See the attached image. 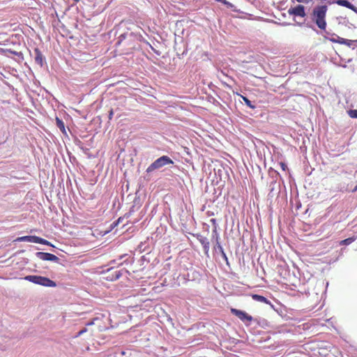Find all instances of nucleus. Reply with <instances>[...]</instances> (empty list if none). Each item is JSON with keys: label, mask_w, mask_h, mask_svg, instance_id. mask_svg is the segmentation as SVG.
Instances as JSON below:
<instances>
[{"label": "nucleus", "mask_w": 357, "mask_h": 357, "mask_svg": "<svg viewBox=\"0 0 357 357\" xmlns=\"http://www.w3.org/2000/svg\"><path fill=\"white\" fill-rule=\"evenodd\" d=\"M328 10L327 5H317L313 8L309 15L312 22L317 26L321 30H326L327 26L326 14Z\"/></svg>", "instance_id": "nucleus-1"}, {"label": "nucleus", "mask_w": 357, "mask_h": 357, "mask_svg": "<svg viewBox=\"0 0 357 357\" xmlns=\"http://www.w3.org/2000/svg\"><path fill=\"white\" fill-rule=\"evenodd\" d=\"M24 280L44 287H55L56 286L54 281L40 275H27L24 278Z\"/></svg>", "instance_id": "nucleus-2"}, {"label": "nucleus", "mask_w": 357, "mask_h": 357, "mask_svg": "<svg viewBox=\"0 0 357 357\" xmlns=\"http://www.w3.org/2000/svg\"><path fill=\"white\" fill-rule=\"evenodd\" d=\"M174 164V161L167 155H162L155 160L152 164H151L146 169V172L149 173L155 169H160L167 165Z\"/></svg>", "instance_id": "nucleus-3"}, {"label": "nucleus", "mask_w": 357, "mask_h": 357, "mask_svg": "<svg viewBox=\"0 0 357 357\" xmlns=\"http://www.w3.org/2000/svg\"><path fill=\"white\" fill-rule=\"evenodd\" d=\"M133 36L131 33H123L121 34L116 42L117 46L123 45V47H128L126 50H130L134 48L133 44L131 43Z\"/></svg>", "instance_id": "nucleus-4"}, {"label": "nucleus", "mask_w": 357, "mask_h": 357, "mask_svg": "<svg viewBox=\"0 0 357 357\" xmlns=\"http://www.w3.org/2000/svg\"><path fill=\"white\" fill-rule=\"evenodd\" d=\"M15 241H18V242L27 241V242H31V243L46 245H51V243L48 241H47L44 238H42L40 237L36 236H24L18 237L15 240Z\"/></svg>", "instance_id": "nucleus-5"}, {"label": "nucleus", "mask_w": 357, "mask_h": 357, "mask_svg": "<svg viewBox=\"0 0 357 357\" xmlns=\"http://www.w3.org/2000/svg\"><path fill=\"white\" fill-rule=\"evenodd\" d=\"M230 311L232 314L237 317L240 320L245 324H250L253 320L252 317L245 311H242L236 308H231Z\"/></svg>", "instance_id": "nucleus-6"}, {"label": "nucleus", "mask_w": 357, "mask_h": 357, "mask_svg": "<svg viewBox=\"0 0 357 357\" xmlns=\"http://www.w3.org/2000/svg\"><path fill=\"white\" fill-rule=\"evenodd\" d=\"M288 13L290 15H294L296 17H305L306 16L305 7L301 4H298L295 7L290 8L288 10Z\"/></svg>", "instance_id": "nucleus-7"}, {"label": "nucleus", "mask_w": 357, "mask_h": 357, "mask_svg": "<svg viewBox=\"0 0 357 357\" xmlns=\"http://www.w3.org/2000/svg\"><path fill=\"white\" fill-rule=\"evenodd\" d=\"M36 255L38 258L43 261H58L59 259L56 255L48 252H38Z\"/></svg>", "instance_id": "nucleus-8"}, {"label": "nucleus", "mask_w": 357, "mask_h": 357, "mask_svg": "<svg viewBox=\"0 0 357 357\" xmlns=\"http://www.w3.org/2000/svg\"><path fill=\"white\" fill-rule=\"evenodd\" d=\"M328 40L333 43H340V44H344L348 46L351 45L355 42H357V40H350L347 39L342 38L337 35L333 34L331 38H328Z\"/></svg>", "instance_id": "nucleus-9"}, {"label": "nucleus", "mask_w": 357, "mask_h": 357, "mask_svg": "<svg viewBox=\"0 0 357 357\" xmlns=\"http://www.w3.org/2000/svg\"><path fill=\"white\" fill-rule=\"evenodd\" d=\"M35 57L34 60L36 63L42 67L43 66V56L42 52L38 48L34 49Z\"/></svg>", "instance_id": "nucleus-10"}, {"label": "nucleus", "mask_w": 357, "mask_h": 357, "mask_svg": "<svg viewBox=\"0 0 357 357\" xmlns=\"http://www.w3.org/2000/svg\"><path fill=\"white\" fill-rule=\"evenodd\" d=\"M335 3L341 6L346 7L355 13H357V8L355 7L353 4H351L349 1L347 0H337Z\"/></svg>", "instance_id": "nucleus-11"}, {"label": "nucleus", "mask_w": 357, "mask_h": 357, "mask_svg": "<svg viewBox=\"0 0 357 357\" xmlns=\"http://www.w3.org/2000/svg\"><path fill=\"white\" fill-rule=\"evenodd\" d=\"M198 240L201 243V244L202 245L205 254L207 255L208 252V250H209V242H208V241L207 240L206 238L202 237V236H199L198 238Z\"/></svg>", "instance_id": "nucleus-12"}, {"label": "nucleus", "mask_w": 357, "mask_h": 357, "mask_svg": "<svg viewBox=\"0 0 357 357\" xmlns=\"http://www.w3.org/2000/svg\"><path fill=\"white\" fill-rule=\"evenodd\" d=\"M213 232L216 235V248L219 250V251L221 252L222 254V256L226 259L227 260V255L225 254V252H224V250H223V248L222 247V245H220V242H219V236H218V234H217V231H216V229H214Z\"/></svg>", "instance_id": "nucleus-13"}, {"label": "nucleus", "mask_w": 357, "mask_h": 357, "mask_svg": "<svg viewBox=\"0 0 357 357\" xmlns=\"http://www.w3.org/2000/svg\"><path fill=\"white\" fill-rule=\"evenodd\" d=\"M252 298L253 300H255L256 301L268 304V305L271 304V302L266 297H264L263 296L258 295V294H252Z\"/></svg>", "instance_id": "nucleus-14"}, {"label": "nucleus", "mask_w": 357, "mask_h": 357, "mask_svg": "<svg viewBox=\"0 0 357 357\" xmlns=\"http://www.w3.org/2000/svg\"><path fill=\"white\" fill-rule=\"evenodd\" d=\"M56 123L57 127L60 129V130L63 133H66L65 126H64V123L63 122V121L59 118H56Z\"/></svg>", "instance_id": "nucleus-15"}, {"label": "nucleus", "mask_w": 357, "mask_h": 357, "mask_svg": "<svg viewBox=\"0 0 357 357\" xmlns=\"http://www.w3.org/2000/svg\"><path fill=\"white\" fill-rule=\"evenodd\" d=\"M355 239L356 238L354 237H350V238H346L344 240L341 241L340 242V245H349L352 242H354L355 241Z\"/></svg>", "instance_id": "nucleus-16"}, {"label": "nucleus", "mask_w": 357, "mask_h": 357, "mask_svg": "<svg viewBox=\"0 0 357 357\" xmlns=\"http://www.w3.org/2000/svg\"><path fill=\"white\" fill-rule=\"evenodd\" d=\"M241 97L242 98V99L243 100L244 102L245 103V105L248 107H250L251 109H255V106L252 104L251 101L248 98H246L245 96H241Z\"/></svg>", "instance_id": "nucleus-17"}, {"label": "nucleus", "mask_w": 357, "mask_h": 357, "mask_svg": "<svg viewBox=\"0 0 357 357\" xmlns=\"http://www.w3.org/2000/svg\"><path fill=\"white\" fill-rule=\"evenodd\" d=\"M348 113L350 117L357 119V109H351Z\"/></svg>", "instance_id": "nucleus-18"}, {"label": "nucleus", "mask_w": 357, "mask_h": 357, "mask_svg": "<svg viewBox=\"0 0 357 357\" xmlns=\"http://www.w3.org/2000/svg\"><path fill=\"white\" fill-rule=\"evenodd\" d=\"M215 1L226 5L229 8H231L233 6V5L231 3H229V1H227V0H215Z\"/></svg>", "instance_id": "nucleus-19"}, {"label": "nucleus", "mask_w": 357, "mask_h": 357, "mask_svg": "<svg viewBox=\"0 0 357 357\" xmlns=\"http://www.w3.org/2000/svg\"><path fill=\"white\" fill-rule=\"evenodd\" d=\"M279 165L283 171H286L287 169V166L284 162H280Z\"/></svg>", "instance_id": "nucleus-20"}, {"label": "nucleus", "mask_w": 357, "mask_h": 357, "mask_svg": "<svg viewBox=\"0 0 357 357\" xmlns=\"http://www.w3.org/2000/svg\"><path fill=\"white\" fill-rule=\"evenodd\" d=\"M113 114H114L113 109H111V110L109 111V119H112Z\"/></svg>", "instance_id": "nucleus-21"}, {"label": "nucleus", "mask_w": 357, "mask_h": 357, "mask_svg": "<svg viewBox=\"0 0 357 357\" xmlns=\"http://www.w3.org/2000/svg\"><path fill=\"white\" fill-rule=\"evenodd\" d=\"M211 221L213 222V223H215V219H211Z\"/></svg>", "instance_id": "nucleus-22"}, {"label": "nucleus", "mask_w": 357, "mask_h": 357, "mask_svg": "<svg viewBox=\"0 0 357 357\" xmlns=\"http://www.w3.org/2000/svg\"><path fill=\"white\" fill-rule=\"evenodd\" d=\"M354 191H357V185L355 186Z\"/></svg>", "instance_id": "nucleus-23"}, {"label": "nucleus", "mask_w": 357, "mask_h": 357, "mask_svg": "<svg viewBox=\"0 0 357 357\" xmlns=\"http://www.w3.org/2000/svg\"><path fill=\"white\" fill-rule=\"evenodd\" d=\"M83 332H84L83 331H81L79 332V334H82Z\"/></svg>", "instance_id": "nucleus-24"}]
</instances>
